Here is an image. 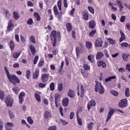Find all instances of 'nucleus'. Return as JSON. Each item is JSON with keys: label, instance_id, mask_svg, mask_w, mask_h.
I'll return each instance as SVG.
<instances>
[{"label": "nucleus", "instance_id": "nucleus-35", "mask_svg": "<svg viewBox=\"0 0 130 130\" xmlns=\"http://www.w3.org/2000/svg\"><path fill=\"white\" fill-rule=\"evenodd\" d=\"M110 93L115 96H117L118 95V93L117 91L114 90H111L110 91Z\"/></svg>", "mask_w": 130, "mask_h": 130}, {"label": "nucleus", "instance_id": "nucleus-42", "mask_svg": "<svg viewBox=\"0 0 130 130\" xmlns=\"http://www.w3.org/2000/svg\"><path fill=\"white\" fill-rule=\"evenodd\" d=\"M9 113L10 117V118L11 119H12L14 118V116L13 112L11 111H9Z\"/></svg>", "mask_w": 130, "mask_h": 130}, {"label": "nucleus", "instance_id": "nucleus-43", "mask_svg": "<svg viewBox=\"0 0 130 130\" xmlns=\"http://www.w3.org/2000/svg\"><path fill=\"white\" fill-rule=\"evenodd\" d=\"M93 123L92 122H91L90 124H88V128L89 130H91L93 126Z\"/></svg>", "mask_w": 130, "mask_h": 130}, {"label": "nucleus", "instance_id": "nucleus-37", "mask_svg": "<svg viewBox=\"0 0 130 130\" xmlns=\"http://www.w3.org/2000/svg\"><path fill=\"white\" fill-rule=\"evenodd\" d=\"M77 119L78 124L79 125H82V123L81 118L79 117L78 116H77Z\"/></svg>", "mask_w": 130, "mask_h": 130}, {"label": "nucleus", "instance_id": "nucleus-36", "mask_svg": "<svg viewBox=\"0 0 130 130\" xmlns=\"http://www.w3.org/2000/svg\"><path fill=\"white\" fill-rule=\"evenodd\" d=\"M21 54V53H18L17 52H15L13 53V57L15 58H17Z\"/></svg>", "mask_w": 130, "mask_h": 130}, {"label": "nucleus", "instance_id": "nucleus-13", "mask_svg": "<svg viewBox=\"0 0 130 130\" xmlns=\"http://www.w3.org/2000/svg\"><path fill=\"white\" fill-rule=\"evenodd\" d=\"M97 64L99 67L102 66L103 68H105L106 67V64L105 62L103 61H99L98 63Z\"/></svg>", "mask_w": 130, "mask_h": 130}, {"label": "nucleus", "instance_id": "nucleus-45", "mask_svg": "<svg viewBox=\"0 0 130 130\" xmlns=\"http://www.w3.org/2000/svg\"><path fill=\"white\" fill-rule=\"evenodd\" d=\"M44 63V61L42 60H40L38 65V67H41L43 65Z\"/></svg>", "mask_w": 130, "mask_h": 130}, {"label": "nucleus", "instance_id": "nucleus-57", "mask_svg": "<svg viewBox=\"0 0 130 130\" xmlns=\"http://www.w3.org/2000/svg\"><path fill=\"white\" fill-rule=\"evenodd\" d=\"M125 16H122L121 17L120 21L122 22H123L125 20Z\"/></svg>", "mask_w": 130, "mask_h": 130}, {"label": "nucleus", "instance_id": "nucleus-44", "mask_svg": "<svg viewBox=\"0 0 130 130\" xmlns=\"http://www.w3.org/2000/svg\"><path fill=\"white\" fill-rule=\"evenodd\" d=\"M83 67L86 70H89L90 69V67L87 64H84L83 65Z\"/></svg>", "mask_w": 130, "mask_h": 130}, {"label": "nucleus", "instance_id": "nucleus-17", "mask_svg": "<svg viewBox=\"0 0 130 130\" xmlns=\"http://www.w3.org/2000/svg\"><path fill=\"white\" fill-rule=\"evenodd\" d=\"M69 99L68 98H64L63 100V104L64 106H67L69 104Z\"/></svg>", "mask_w": 130, "mask_h": 130}, {"label": "nucleus", "instance_id": "nucleus-59", "mask_svg": "<svg viewBox=\"0 0 130 130\" xmlns=\"http://www.w3.org/2000/svg\"><path fill=\"white\" fill-rule=\"evenodd\" d=\"M57 128L55 126H53L50 127L48 129V130H56Z\"/></svg>", "mask_w": 130, "mask_h": 130}, {"label": "nucleus", "instance_id": "nucleus-14", "mask_svg": "<svg viewBox=\"0 0 130 130\" xmlns=\"http://www.w3.org/2000/svg\"><path fill=\"white\" fill-rule=\"evenodd\" d=\"M120 33L121 35V37L120 38L119 41L121 42H122L123 40L125 39L126 38L124 32L120 30Z\"/></svg>", "mask_w": 130, "mask_h": 130}, {"label": "nucleus", "instance_id": "nucleus-9", "mask_svg": "<svg viewBox=\"0 0 130 130\" xmlns=\"http://www.w3.org/2000/svg\"><path fill=\"white\" fill-rule=\"evenodd\" d=\"M49 74L46 73L43 74L42 77V80L43 83L47 82L48 80Z\"/></svg>", "mask_w": 130, "mask_h": 130}, {"label": "nucleus", "instance_id": "nucleus-25", "mask_svg": "<svg viewBox=\"0 0 130 130\" xmlns=\"http://www.w3.org/2000/svg\"><path fill=\"white\" fill-rule=\"evenodd\" d=\"M10 48L12 51L13 50L14 47V45L12 41L11 40L10 42Z\"/></svg>", "mask_w": 130, "mask_h": 130}, {"label": "nucleus", "instance_id": "nucleus-4", "mask_svg": "<svg viewBox=\"0 0 130 130\" xmlns=\"http://www.w3.org/2000/svg\"><path fill=\"white\" fill-rule=\"evenodd\" d=\"M5 101L7 106H11L13 103V100L10 97H7L6 98Z\"/></svg>", "mask_w": 130, "mask_h": 130}, {"label": "nucleus", "instance_id": "nucleus-39", "mask_svg": "<svg viewBox=\"0 0 130 130\" xmlns=\"http://www.w3.org/2000/svg\"><path fill=\"white\" fill-rule=\"evenodd\" d=\"M26 77L28 79H29V76L30 75L31 72L29 70H27L26 71Z\"/></svg>", "mask_w": 130, "mask_h": 130}, {"label": "nucleus", "instance_id": "nucleus-49", "mask_svg": "<svg viewBox=\"0 0 130 130\" xmlns=\"http://www.w3.org/2000/svg\"><path fill=\"white\" fill-rule=\"evenodd\" d=\"M89 104H90L92 106H94L96 105L95 101L94 100H91Z\"/></svg>", "mask_w": 130, "mask_h": 130}, {"label": "nucleus", "instance_id": "nucleus-11", "mask_svg": "<svg viewBox=\"0 0 130 130\" xmlns=\"http://www.w3.org/2000/svg\"><path fill=\"white\" fill-rule=\"evenodd\" d=\"M44 117L46 119H49L51 117V113L50 111H46L44 112Z\"/></svg>", "mask_w": 130, "mask_h": 130}, {"label": "nucleus", "instance_id": "nucleus-61", "mask_svg": "<svg viewBox=\"0 0 130 130\" xmlns=\"http://www.w3.org/2000/svg\"><path fill=\"white\" fill-rule=\"evenodd\" d=\"M6 124L9 127H13L14 125V124L12 123L9 122L7 123Z\"/></svg>", "mask_w": 130, "mask_h": 130}, {"label": "nucleus", "instance_id": "nucleus-23", "mask_svg": "<svg viewBox=\"0 0 130 130\" xmlns=\"http://www.w3.org/2000/svg\"><path fill=\"white\" fill-rule=\"evenodd\" d=\"M66 26L67 30L69 32L71 31L72 28V27L71 25V23H68L67 24Z\"/></svg>", "mask_w": 130, "mask_h": 130}, {"label": "nucleus", "instance_id": "nucleus-63", "mask_svg": "<svg viewBox=\"0 0 130 130\" xmlns=\"http://www.w3.org/2000/svg\"><path fill=\"white\" fill-rule=\"evenodd\" d=\"M46 85V84H43L41 83H39L38 84V86L40 87L43 88Z\"/></svg>", "mask_w": 130, "mask_h": 130}, {"label": "nucleus", "instance_id": "nucleus-48", "mask_svg": "<svg viewBox=\"0 0 130 130\" xmlns=\"http://www.w3.org/2000/svg\"><path fill=\"white\" fill-rule=\"evenodd\" d=\"M114 112V110L112 109L110 110L109 112L108 116L111 118L112 115L113 114Z\"/></svg>", "mask_w": 130, "mask_h": 130}, {"label": "nucleus", "instance_id": "nucleus-5", "mask_svg": "<svg viewBox=\"0 0 130 130\" xmlns=\"http://www.w3.org/2000/svg\"><path fill=\"white\" fill-rule=\"evenodd\" d=\"M13 22V21L12 20H10L8 21L7 29V30L9 31L12 30L14 27V25L12 23Z\"/></svg>", "mask_w": 130, "mask_h": 130}, {"label": "nucleus", "instance_id": "nucleus-38", "mask_svg": "<svg viewBox=\"0 0 130 130\" xmlns=\"http://www.w3.org/2000/svg\"><path fill=\"white\" fill-rule=\"evenodd\" d=\"M107 40L108 41V42L110 44H113L115 43V41L111 38H108L107 39Z\"/></svg>", "mask_w": 130, "mask_h": 130}, {"label": "nucleus", "instance_id": "nucleus-28", "mask_svg": "<svg viewBox=\"0 0 130 130\" xmlns=\"http://www.w3.org/2000/svg\"><path fill=\"white\" fill-rule=\"evenodd\" d=\"M117 4H118V5L120 8H123V7L121 1H117L116 2Z\"/></svg>", "mask_w": 130, "mask_h": 130}, {"label": "nucleus", "instance_id": "nucleus-20", "mask_svg": "<svg viewBox=\"0 0 130 130\" xmlns=\"http://www.w3.org/2000/svg\"><path fill=\"white\" fill-rule=\"evenodd\" d=\"M83 14L84 19L86 20H88V15L86 11H84L83 12Z\"/></svg>", "mask_w": 130, "mask_h": 130}, {"label": "nucleus", "instance_id": "nucleus-62", "mask_svg": "<svg viewBox=\"0 0 130 130\" xmlns=\"http://www.w3.org/2000/svg\"><path fill=\"white\" fill-rule=\"evenodd\" d=\"M76 51L77 55V56H79V54L80 53V51L78 47H76Z\"/></svg>", "mask_w": 130, "mask_h": 130}, {"label": "nucleus", "instance_id": "nucleus-40", "mask_svg": "<svg viewBox=\"0 0 130 130\" xmlns=\"http://www.w3.org/2000/svg\"><path fill=\"white\" fill-rule=\"evenodd\" d=\"M30 39L31 42L33 43H36V42L35 37L33 36H31L30 37Z\"/></svg>", "mask_w": 130, "mask_h": 130}, {"label": "nucleus", "instance_id": "nucleus-53", "mask_svg": "<svg viewBox=\"0 0 130 130\" xmlns=\"http://www.w3.org/2000/svg\"><path fill=\"white\" fill-rule=\"evenodd\" d=\"M96 30L95 29L93 30L92 31L90 32L89 35L90 36H94V34L96 32Z\"/></svg>", "mask_w": 130, "mask_h": 130}, {"label": "nucleus", "instance_id": "nucleus-18", "mask_svg": "<svg viewBox=\"0 0 130 130\" xmlns=\"http://www.w3.org/2000/svg\"><path fill=\"white\" fill-rule=\"evenodd\" d=\"M104 54L103 53L101 52H98L96 56V58L97 59L99 60L103 56Z\"/></svg>", "mask_w": 130, "mask_h": 130}, {"label": "nucleus", "instance_id": "nucleus-7", "mask_svg": "<svg viewBox=\"0 0 130 130\" xmlns=\"http://www.w3.org/2000/svg\"><path fill=\"white\" fill-rule=\"evenodd\" d=\"M25 95V93L23 92H21L19 97V102L21 104H22L23 103L24 100V98Z\"/></svg>", "mask_w": 130, "mask_h": 130}, {"label": "nucleus", "instance_id": "nucleus-3", "mask_svg": "<svg viewBox=\"0 0 130 130\" xmlns=\"http://www.w3.org/2000/svg\"><path fill=\"white\" fill-rule=\"evenodd\" d=\"M95 87V91L96 92L99 91V93L100 94H102L104 92V87L102 85L101 83L98 82H96Z\"/></svg>", "mask_w": 130, "mask_h": 130}, {"label": "nucleus", "instance_id": "nucleus-58", "mask_svg": "<svg viewBox=\"0 0 130 130\" xmlns=\"http://www.w3.org/2000/svg\"><path fill=\"white\" fill-rule=\"evenodd\" d=\"M61 95L59 93L56 94L55 95V98L59 99L61 97Z\"/></svg>", "mask_w": 130, "mask_h": 130}, {"label": "nucleus", "instance_id": "nucleus-64", "mask_svg": "<svg viewBox=\"0 0 130 130\" xmlns=\"http://www.w3.org/2000/svg\"><path fill=\"white\" fill-rule=\"evenodd\" d=\"M126 69L128 71L130 72V64L128 63L127 64L126 66Z\"/></svg>", "mask_w": 130, "mask_h": 130}, {"label": "nucleus", "instance_id": "nucleus-24", "mask_svg": "<svg viewBox=\"0 0 130 130\" xmlns=\"http://www.w3.org/2000/svg\"><path fill=\"white\" fill-rule=\"evenodd\" d=\"M13 17L15 20L18 19L20 17L18 13L17 12L15 11L13 12Z\"/></svg>", "mask_w": 130, "mask_h": 130}, {"label": "nucleus", "instance_id": "nucleus-15", "mask_svg": "<svg viewBox=\"0 0 130 130\" xmlns=\"http://www.w3.org/2000/svg\"><path fill=\"white\" fill-rule=\"evenodd\" d=\"M30 48L31 52L32 53L33 55H35L36 54V50L33 45H31L29 46Z\"/></svg>", "mask_w": 130, "mask_h": 130}, {"label": "nucleus", "instance_id": "nucleus-30", "mask_svg": "<svg viewBox=\"0 0 130 130\" xmlns=\"http://www.w3.org/2000/svg\"><path fill=\"white\" fill-rule=\"evenodd\" d=\"M86 46L87 48L90 49L91 48L92 43L90 42H86Z\"/></svg>", "mask_w": 130, "mask_h": 130}, {"label": "nucleus", "instance_id": "nucleus-52", "mask_svg": "<svg viewBox=\"0 0 130 130\" xmlns=\"http://www.w3.org/2000/svg\"><path fill=\"white\" fill-rule=\"evenodd\" d=\"M39 59V57L38 55H36L34 59V64H36L37 62V61Z\"/></svg>", "mask_w": 130, "mask_h": 130}, {"label": "nucleus", "instance_id": "nucleus-51", "mask_svg": "<svg viewBox=\"0 0 130 130\" xmlns=\"http://www.w3.org/2000/svg\"><path fill=\"white\" fill-rule=\"evenodd\" d=\"M122 57L124 61H126L127 59V55L125 53H123L122 55Z\"/></svg>", "mask_w": 130, "mask_h": 130}, {"label": "nucleus", "instance_id": "nucleus-34", "mask_svg": "<svg viewBox=\"0 0 130 130\" xmlns=\"http://www.w3.org/2000/svg\"><path fill=\"white\" fill-rule=\"evenodd\" d=\"M61 0H58L57 2V5L58 7L59 10H61Z\"/></svg>", "mask_w": 130, "mask_h": 130}, {"label": "nucleus", "instance_id": "nucleus-31", "mask_svg": "<svg viewBox=\"0 0 130 130\" xmlns=\"http://www.w3.org/2000/svg\"><path fill=\"white\" fill-rule=\"evenodd\" d=\"M121 46L122 47H129L130 48V45L126 42H123L121 44Z\"/></svg>", "mask_w": 130, "mask_h": 130}, {"label": "nucleus", "instance_id": "nucleus-21", "mask_svg": "<svg viewBox=\"0 0 130 130\" xmlns=\"http://www.w3.org/2000/svg\"><path fill=\"white\" fill-rule=\"evenodd\" d=\"M34 16L36 18L37 21H39L41 20L39 14L37 12H35L34 14Z\"/></svg>", "mask_w": 130, "mask_h": 130}, {"label": "nucleus", "instance_id": "nucleus-33", "mask_svg": "<svg viewBox=\"0 0 130 130\" xmlns=\"http://www.w3.org/2000/svg\"><path fill=\"white\" fill-rule=\"evenodd\" d=\"M116 76H110L108 77L107 78L105 79V82H108L110 81L112 79H114L116 78Z\"/></svg>", "mask_w": 130, "mask_h": 130}, {"label": "nucleus", "instance_id": "nucleus-32", "mask_svg": "<svg viewBox=\"0 0 130 130\" xmlns=\"http://www.w3.org/2000/svg\"><path fill=\"white\" fill-rule=\"evenodd\" d=\"M35 97L38 102H40L41 101V97L39 94L37 93H36Z\"/></svg>", "mask_w": 130, "mask_h": 130}, {"label": "nucleus", "instance_id": "nucleus-46", "mask_svg": "<svg viewBox=\"0 0 130 130\" xmlns=\"http://www.w3.org/2000/svg\"><path fill=\"white\" fill-rule=\"evenodd\" d=\"M27 120L28 122L31 124H32L33 123V121L31 119V117H29L27 118Z\"/></svg>", "mask_w": 130, "mask_h": 130}, {"label": "nucleus", "instance_id": "nucleus-56", "mask_svg": "<svg viewBox=\"0 0 130 130\" xmlns=\"http://www.w3.org/2000/svg\"><path fill=\"white\" fill-rule=\"evenodd\" d=\"M27 23L29 25H31L33 23V20L32 19L30 18L27 21Z\"/></svg>", "mask_w": 130, "mask_h": 130}, {"label": "nucleus", "instance_id": "nucleus-10", "mask_svg": "<svg viewBox=\"0 0 130 130\" xmlns=\"http://www.w3.org/2000/svg\"><path fill=\"white\" fill-rule=\"evenodd\" d=\"M68 95L70 97L72 98H74L75 96V93L74 91L70 89L68 93Z\"/></svg>", "mask_w": 130, "mask_h": 130}, {"label": "nucleus", "instance_id": "nucleus-26", "mask_svg": "<svg viewBox=\"0 0 130 130\" xmlns=\"http://www.w3.org/2000/svg\"><path fill=\"white\" fill-rule=\"evenodd\" d=\"M94 56V55H89L88 56V60L91 62H93L94 61L93 58Z\"/></svg>", "mask_w": 130, "mask_h": 130}, {"label": "nucleus", "instance_id": "nucleus-54", "mask_svg": "<svg viewBox=\"0 0 130 130\" xmlns=\"http://www.w3.org/2000/svg\"><path fill=\"white\" fill-rule=\"evenodd\" d=\"M88 8L89 11L91 13L93 14L94 13V10L92 7L90 6H89Z\"/></svg>", "mask_w": 130, "mask_h": 130}, {"label": "nucleus", "instance_id": "nucleus-41", "mask_svg": "<svg viewBox=\"0 0 130 130\" xmlns=\"http://www.w3.org/2000/svg\"><path fill=\"white\" fill-rule=\"evenodd\" d=\"M63 85L62 83H60L58 84V89L59 91H61L62 90L63 88Z\"/></svg>", "mask_w": 130, "mask_h": 130}, {"label": "nucleus", "instance_id": "nucleus-16", "mask_svg": "<svg viewBox=\"0 0 130 130\" xmlns=\"http://www.w3.org/2000/svg\"><path fill=\"white\" fill-rule=\"evenodd\" d=\"M35 71V73H34L33 75V78L35 79L37 78L38 77L39 74V70L37 69H36Z\"/></svg>", "mask_w": 130, "mask_h": 130}, {"label": "nucleus", "instance_id": "nucleus-29", "mask_svg": "<svg viewBox=\"0 0 130 130\" xmlns=\"http://www.w3.org/2000/svg\"><path fill=\"white\" fill-rule=\"evenodd\" d=\"M129 89L128 88H127L125 91V95L127 97H128L129 96L130 93L129 91Z\"/></svg>", "mask_w": 130, "mask_h": 130}, {"label": "nucleus", "instance_id": "nucleus-19", "mask_svg": "<svg viewBox=\"0 0 130 130\" xmlns=\"http://www.w3.org/2000/svg\"><path fill=\"white\" fill-rule=\"evenodd\" d=\"M5 94L4 92L0 90V99L1 100H3L5 97Z\"/></svg>", "mask_w": 130, "mask_h": 130}, {"label": "nucleus", "instance_id": "nucleus-2", "mask_svg": "<svg viewBox=\"0 0 130 130\" xmlns=\"http://www.w3.org/2000/svg\"><path fill=\"white\" fill-rule=\"evenodd\" d=\"M7 77L9 82L14 85L15 84L17 83H19L20 82V79L16 77L15 74H10Z\"/></svg>", "mask_w": 130, "mask_h": 130}, {"label": "nucleus", "instance_id": "nucleus-50", "mask_svg": "<svg viewBox=\"0 0 130 130\" xmlns=\"http://www.w3.org/2000/svg\"><path fill=\"white\" fill-rule=\"evenodd\" d=\"M5 70V71L7 75V77L10 75L8 69L6 67H5L4 68Z\"/></svg>", "mask_w": 130, "mask_h": 130}, {"label": "nucleus", "instance_id": "nucleus-47", "mask_svg": "<svg viewBox=\"0 0 130 130\" xmlns=\"http://www.w3.org/2000/svg\"><path fill=\"white\" fill-rule=\"evenodd\" d=\"M50 88L51 90L52 91L54 89V83H52L50 86Z\"/></svg>", "mask_w": 130, "mask_h": 130}, {"label": "nucleus", "instance_id": "nucleus-27", "mask_svg": "<svg viewBox=\"0 0 130 130\" xmlns=\"http://www.w3.org/2000/svg\"><path fill=\"white\" fill-rule=\"evenodd\" d=\"M54 11L55 15H57L59 14L58 10L57 9V6L56 5L54 6Z\"/></svg>", "mask_w": 130, "mask_h": 130}, {"label": "nucleus", "instance_id": "nucleus-12", "mask_svg": "<svg viewBox=\"0 0 130 130\" xmlns=\"http://www.w3.org/2000/svg\"><path fill=\"white\" fill-rule=\"evenodd\" d=\"M89 28L93 29L96 25L95 22L93 20H92L90 21L89 24Z\"/></svg>", "mask_w": 130, "mask_h": 130}, {"label": "nucleus", "instance_id": "nucleus-6", "mask_svg": "<svg viewBox=\"0 0 130 130\" xmlns=\"http://www.w3.org/2000/svg\"><path fill=\"white\" fill-rule=\"evenodd\" d=\"M127 100L124 99L121 100L119 103V105L121 107H124L126 106Z\"/></svg>", "mask_w": 130, "mask_h": 130}, {"label": "nucleus", "instance_id": "nucleus-55", "mask_svg": "<svg viewBox=\"0 0 130 130\" xmlns=\"http://www.w3.org/2000/svg\"><path fill=\"white\" fill-rule=\"evenodd\" d=\"M82 108L81 107H79L76 113V115L77 116V115L78 114L79 112H81L82 111Z\"/></svg>", "mask_w": 130, "mask_h": 130}, {"label": "nucleus", "instance_id": "nucleus-1", "mask_svg": "<svg viewBox=\"0 0 130 130\" xmlns=\"http://www.w3.org/2000/svg\"><path fill=\"white\" fill-rule=\"evenodd\" d=\"M60 34L59 32L54 30L52 32L51 34V38L53 46L55 47L56 45L57 37L58 38L59 40H60Z\"/></svg>", "mask_w": 130, "mask_h": 130}, {"label": "nucleus", "instance_id": "nucleus-8", "mask_svg": "<svg viewBox=\"0 0 130 130\" xmlns=\"http://www.w3.org/2000/svg\"><path fill=\"white\" fill-rule=\"evenodd\" d=\"M103 42L101 39L98 38L96 41L95 45L97 47H99L100 46L102 47Z\"/></svg>", "mask_w": 130, "mask_h": 130}, {"label": "nucleus", "instance_id": "nucleus-60", "mask_svg": "<svg viewBox=\"0 0 130 130\" xmlns=\"http://www.w3.org/2000/svg\"><path fill=\"white\" fill-rule=\"evenodd\" d=\"M55 99V103L56 106V107H57L58 105H57V104L60 101V99Z\"/></svg>", "mask_w": 130, "mask_h": 130}, {"label": "nucleus", "instance_id": "nucleus-22", "mask_svg": "<svg viewBox=\"0 0 130 130\" xmlns=\"http://www.w3.org/2000/svg\"><path fill=\"white\" fill-rule=\"evenodd\" d=\"M12 91L15 93V94L17 95L18 94L19 91H20V89L18 87L14 88H12Z\"/></svg>", "mask_w": 130, "mask_h": 130}]
</instances>
